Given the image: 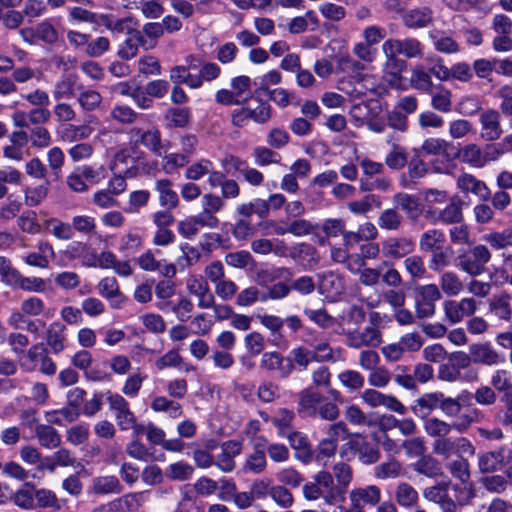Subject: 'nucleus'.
Masks as SVG:
<instances>
[{
  "label": "nucleus",
  "mask_w": 512,
  "mask_h": 512,
  "mask_svg": "<svg viewBox=\"0 0 512 512\" xmlns=\"http://www.w3.org/2000/svg\"><path fill=\"white\" fill-rule=\"evenodd\" d=\"M474 422L475 417L473 416H461L458 421H453L452 423L437 417H428L424 421L423 428L428 436L438 439L447 436L452 430L463 433Z\"/></svg>",
  "instance_id": "nucleus-9"
},
{
  "label": "nucleus",
  "mask_w": 512,
  "mask_h": 512,
  "mask_svg": "<svg viewBox=\"0 0 512 512\" xmlns=\"http://www.w3.org/2000/svg\"><path fill=\"white\" fill-rule=\"evenodd\" d=\"M12 501L21 509H33L35 507L34 486L25 484L21 489L17 490L13 494Z\"/></svg>",
  "instance_id": "nucleus-60"
},
{
  "label": "nucleus",
  "mask_w": 512,
  "mask_h": 512,
  "mask_svg": "<svg viewBox=\"0 0 512 512\" xmlns=\"http://www.w3.org/2000/svg\"><path fill=\"white\" fill-rule=\"evenodd\" d=\"M242 445L235 440H229L221 445V452L214 457V465L222 472L228 473L235 468V457L240 455Z\"/></svg>",
  "instance_id": "nucleus-24"
},
{
  "label": "nucleus",
  "mask_w": 512,
  "mask_h": 512,
  "mask_svg": "<svg viewBox=\"0 0 512 512\" xmlns=\"http://www.w3.org/2000/svg\"><path fill=\"white\" fill-rule=\"evenodd\" d=\"M266 467L267 459L265 450L261 445L257 444L254 447V451L247 456L243 470L253 474H261L265 471Z\"/></svg>",
  "instance_id": "nucleus-43"
},
{
  "label": "nucleus",
  "mask_w": 512,
  "mask_h": 512,
  "mask_svg": "<svg viewBox=\"0 0 512 512\" xmlns=\"http://www.w3.org/2000/svg\"><path fill=\"white\" fill-rule=\"evenodd\" d=\"M361 398L371 408L385 407L387 410L404 415L407 408L393 395H387L369 388L363 391Z\"/></svg>",
  "instance_id": "nucleus-13"
},
{
  "label": "nucleus",
  "mask_w": 512,
  "mask_h": 512,
  "mask_svg": "<svg viewBox=\"0 0 512 512\" xmlns=\"http://www.w3.org/2000/svg\"><path fill=\"white\" fill-rule=\"evenodd\" d=\"M332 472L338 486L342 489V492L345 495L353 478L351 466L345 462H338L333 465Z\"/></svg>",
  "instance_id": "nucleus-61"
},
{
  "label": "nucleus",
  "mask_w": 512,
  "mask_h": 512,
  "mask_svg": "<svg viewBox=\"0 0 512 512\" xmlns=\"http://www.w3.org/2000/svg\"><path fill=\"white\" fill-rule=\"evenodd\" d=\"M470 398V393L467 391H463L456 398L446 397L442 393L440 410L450 418H455L454 421H458L461 416H475L478 414V410L474 409L471 413H461L462 405L461 402Z\"/></svg>",
  "instance_id": "nucleus-27"
},
{
  "label": "nucleus",
  "mask_w": 512,
  "mask_h": 512,
  "mask_svg": "<svg viewBox=\"0 0 512 512\" xmlns=\"http://www.w3.org/2000/svg\"><path fill=\"white\" fill-rule=\"evenodd\" d=\"M501 114L496 109H486L482 111L479 117L481 125V136L486 141L498 140L502 133Z\"/></svg>",
  "instance_id": "nucleus-17"
},
{
  "label": "nucleus",
  "mask_w": 512,
  "mask_h": 512,
  "mask_svg": "<svg viewBox=\"0 0 512 512\" xmlns=\"http://www.w3.org/2000/svg\"><path fill=\"white\" fill-rule=\"evenodd\" d=\"M403 223L404 217L396 208L384 209L377 218V225L385 231H398Z\"/></svg>",
  "instance_id": "nucleus-36"
},
{
  "label": "nucleus",
  "mask_w": 512,
  "mask_h": 512,
  "mask_svg": "<svg viewBox=\"0 0 512 512\" xmlns=\"http://www.w3.org/2000/svg\"><path fill=\"white\" fill-rule=\"evenodd\" d=\"M15 287L32 293H41L46 289V281L40 277H28L17 270L11 271Z\"/></svg>",
  "instance_id": "nucleus-33"
},
{
  "label": "nucleus",
  "mask_w": 512,
  "mask_h": 512,
  "mask_svg": "<svg viewBox=\"0 0 512 512\" xmlns=\"http://www.w3.org/2000/svg\"><path fill=\"white\" fill-rule=\"evenodd\" d=\"M269 497L282 509H290L294 504L292 492L283 485H272Z\"/></svg>",
  "instance_id": "nucleus-62"
},
{
  "label": "nucleus",
  "mask_w": 512,
  "mask_h": 512,
  "mask_svg": "<svg viewBox=\"0 0 512 512\" xmlns=\"http://www.w3.org/2000/svg\"><path fill=\"white\" fill-rule=\"evenodd\" d=\"M470 356L476 364L495 366L504 362V357L489 342L474 343L469 346Z\"/></svg>",
  "instance_id": "nucleus-19"
},
{
  "label": "nucleus",
  "mask_w": 512,
  "mask_h": 512,
  "mask_svg": "<svg viewBox=\"0 0 512 512\" xmlns=\"http://www.w3.org/2000/svg\"><path fill=\"white\" fill-rule=\"evenodd\" d=\"M429 37L433 41V46L436 51L452 55L460 52L459 43L452 37V35L447 34L444 31H437L429 35Z\"/></svg>",
  "instance_id": "nucleus-34"
},
{
  "label": "nucleus",
  "mask_w": 512,
  "mask_h": 512,
  "mask_svg": "<svg viewBox=\"0 0 512 512\" xmlns=\"http://www.w3.org/2000/svg\"><path fill=\"white\" fill-rule=\"evenodd\" d=\"M403 473V467L402 464L392 458L386 462L380 463L375 466L374 468V476L378 479L385 480V479H394L399 476H401Z\"/></svg>",
  "instance_id": "nucleus-49"
},
{
  "label": "nucleus",
  "mask_w": 512,
  "mask_h": 512,
  "mask_svg": "<svg viewBox=\"0 0 512 512\" xmlns=\"http://www.w3.org/2000/svg\"><path fill=\"white\" fill-rule=\"evenodd\" d=\"M151 409L155 412H166L171 418L182 415L181 404L164 396L155 397L151 402Z\"/></svg>",
  "instance_id": "nucleus-50"
},
{
  "label": "nucleus",
  "mask_w": 512,
  "mask_h": 512,
  "mask_svg": "<svg viewBox=\"0 0 512 512\" xmlns=\"http://www.w3.org/2000/svg\"><path fill=\"white\" fill-rule=\"evenodd\" d=\"M155 191L158 193L159 204L162 208H177L179 197L173 190L171 180L163 178L155 181Z\"/></svg>",
  "instance_id": "nucleus-30"
},
{
  "label": "nucleus",
  "mask_w": 512,
  "mask_h": 512,
  "mask_svg": "<svg viewBox=\"0 0 512 512\" xmlns=\"http://www.w3.org/2000/svg\"><path fill=\"white\" fill-rule=\"evenodd\" d=\"M382 52L388 63L398 62V56L408 59L422 58L424 55L423 44L414 37L389 38L382 44Z\"/></svg>",
  "instance_id": "nucleus-4"
},
{
  "label": "nucleus",
  "mask_w": 512,
  "mask_h": 512,
  "mask_svg": "<svg viewBox=\"0 0 512 512\" xmlns=\"http://www.w3.org/2000/svg\"><path fill=\"white\" fill-rule=\"evenodd\" d=\"M302 341L310 348L317 363H335L340 358V349L333 348L330 338L323 333L310 331Z\"/></svg>",
  "instance_id": "nucleus-7"
},
{
  "label": "nucleus",
  "mask_w": 512,
  "mask_h": 512,
  "mask_svg": "<svg viewBox=\"0 0 512 512\" xmlns=\"http://www.w3.org/2000/svg\"><path fill=\"white\" fill-rule=\"evenodd\" d=\"M436 89L438 90L437 92L430 94L432 96V108L443 113L449 112L452 106L451 91L444 88L442 85H438Z\"/></svg>",
  "instance_id": "nucleus-58"
},
{
  "label": "nucleus",
  "mask_w": 512,
  "mask_h": 512,
  "mask_svg": "<svg viewBox=\"0 0 512 512\" xmlns=\"http://www.w3.org/2000/svg\"><path fill=\"white\" fill-rule=\"evenodd\" d=\"M83 89L74 73L62 75L54 84L52 95L55 101L72 99Z\"/></svg>",
  "instance_id": "nucleus-21"
},
{
  "label": "nucleus",
  "mask_w": 512,
  "mask_h": 512,
  "mask_svg": "<svg viewBox=\"0 0 512 512\" xmlns=\"http://www.w3.org/2000/svg\"><path fill=\"white\" fill-rule=\"evenodd\" d=\"M449 486L450 481L438 482L433 486L425 488L423 491V497L427 501L438 504L441 507L446 504V502L452 500L448 493Z\"/></svg>",
  "instance_id": "nucleus-41"
},
{
  "label": "nucleus",
  "mask_w": 512,
  "mask_h": 512,
  "mask_svg": "<svg viewBox=\"0 0 512 512\" xmlns=\"http://www.w3.org/2000/svg\"><path fill=\"white\" fill-rule=\"evenodd\" d=\"M403 267L406 273L414 280L424 279L428 274V269L422 256L410 254L403 261Z\"/></svg>",
  "instance_id": "nucleus-44"
},
{
  "label": "nucleus",
  "mask_w": 512,
  "mask_h": 512,
  "mask_svg": "<svg viewBox=\"0 0 512 512\" xmlns=\"http://www.w3.org/2000/svg\"><path fill=\"white\" fill-rule=\"evenodd\" d=\"M374 204L377 206V208H379L381 201L376 195L367 194L360 200L349 202L347 204V208L352 214L365 215L372 210Z\"/></svg>",
  "instance_id": "nucleus-55"
},
{
  "label": "nucleus",
  "mask_w": 512,
  "mask_h": 512,
  "mask_svg": "<svg viewBox=\"0 0 512 512\" xmlns=\"http://www.w3.org/2000/svg\"><path fill=\"white\" fill-rule=\"evenodd\" d=\"M380 499L381 490L376 485L355 488L350 492V501L358 503L362 508L364 505L375 506Z\"/></svg>",
  "instance_id": "nucleus-31"
},
{
  "label": "nucleus",
  "mask_w": 512,
  "mask_h": 512,
  "mask_svg": "<svg viewBox=\"0 0 512 512\" xmlns=\"http://www.w3.org/2000/svg\"><path fill=\"white\" fill-rule=\"evenodd\" d=\"M194 466L185 462L178 461L171 463L166 468V476L173 481L184 482L190 480L194 475Z\"/></svg>",
  "instance_id": "nucleus-46"
},
{
  "label": "nucleus",
  "mask_w": 512,
  "mask_h": 512,
  "mask_svg": "<svg viewBox=\"0 0 512 512\" xmlns=\"http://www.w3.org/2000/svg\"><path fill=\"white\" fill-rule=\"evenodd\" d=\"M345 446H347L350 451L357 454L358 460L365 465L377 463L381 456L378 447L367 442L360 435L349 440Z\"/></svg>",
  "instance_id": "nucleus-20"
},
{
  "label": "nucleus",
  "mask_w": 512,
  "mask_h": 512,
  "mask_svg": "<svg viewBox=\"0 0 512 512\" xmlns=\"http://www.w3.org/2000/svg\"><path fill=\"white\" fill-rule=\"evenodd\" d=\"M461 162L475 168H483L482 148L475 143L464 145L461 152Z\"/></svg>",
  "instance_id": "nucleus-59"
},
{
  "label": "nucleus",
  "mask_w": 512,
  "mask_h": 512,
  "mask_svg": "<svg viewBox=\"0 0 512 512\" xmlns=\"http://www.w3.org/2000/svg\"><path fill=\"white\" fill-rule=\"evenodd\" d=\"M415 250V242L407 236H391L381 244V252L385 258L399 260L406 258Z\"/></svg>",
  "instance_id": "nucleus-12"
},
{
  "label": "nucleus",
  "mask_w": 512,
  "mask_h": 512,
  "mask_svg": "<svg viewBox=\"0 0 512 512\" xmlns=\"http://www.w3.org/2000/svg\"><path fill=\"white\" fill-rule=\"evenodd\" d=\"M412 468L415 472L428 478H436L442 474L440 462L431 455H423L415 463Z\"/></svg>",
  "instance_id": "nucleus-40"
},
{
  "label": "nucleus",
  "mask_w": 512,
  "mask_h": 512,
  "mask_svg": "<svg viewBox=\"0 0 512 512\" xmlns=\"http://www.w3.org/2000/svg\"><path fill=\"white\" fill-rule=\"evenodd\" d=\"M169 77L177 85L185 84L192 89L200 88L199 78L195 74H191L184 65H177L171 68Z\"/></svg>",
  "instance_id": "nucleus-45"
},
{
  "label": "nucleus",
  "mask_w": 512,
  "mask_h": 512,
  "mask_svg": "<svg viewBox=\"0 0 512 512\" xmlns=\"http://www.w3.org/2000/svg\"><path fill=\"white\" fill-rule=\"evenodd\" d=\"M442 392H431L423 394L414 401L411 406L412 412L419 418L426 419L432 411L439 408Z\"/></svg>",
  "instance_id": "nucleus-28"
},
{
  "label": "nucleus",
  "mask_w": 512,
  "mask_h": 512,
  "mask_svg": "<svg viewBox=\"0 0 512 512\" xmlns=\"http://www.w3.org/2000/svg\"><path fill=\"white\" fill-rule=\"evenodd\" d=\"M290 355L294 368L297 366L300 370H306L311 363L316 362L310 348L304 343L294 347Z\"/></svg>",
  "instance_id": "nucleus-51"
},
{
  "label": "nucleus",
  "mask_w": 512,
  "mask_h": 512,
  "mask_svg": "<svg viewBox=\"0 0 512 512\" xmlns=\"http://www.w3.org/2000/svg\"><path fill=\"white\" fill-rule=\"evenodd\" d=\"M444 242V233L439 229L431 228L420 235L418 244L422 252L429 253L441 248Z\"/></svg>",
  "instance_id": "nucleus-39"
},
{
  "label": "nucleus",
  "mask_w": 512,
  "mask_h": 512,
  "mask_svg": "<svg viewBox=\"0 0 512 512\" xmlns=\"http://www.w3.org/2000/svg\"><path fill=\"white\" fill-rule=\"evenodd\" d=\"M410 84L420 92L432 94L433 81L431 74L423 65H416L411 70Z\"/></svg>",
  "instance_id": "nucleus-38"
},
{
  "label": "nucleus",
  "mask_w": 512,
  "mask_h": 512,
  "mask_svg": "<svg viewBox=\"0 0 512 512\" xmlns=\"http://www.w3.org/2000/svg\"><path fill=\"white\" fill-rule=\"evenodd\" d=\"M386 143L390 145L391 150L385 157L384 165L392 170L403 169L408 162V152L406 148L392 140H387Z\"/></svg>",
  "instance_id": "nucleus-32"
},
{
  "label": "nucleus",
  "mask_w": 512,
  "mask_h": 512,
  "mask_svg": "<svg viewBox=\"0 0 512 512\" xmlns=\"http://www.w3.org/2000/svg\"><path fill=\"white\" fill-rule=\"evenodd\" d=\"M395 499L400 506L409 508L417 503L418 492L412 485L401 482L396 487Z\"/></svg>",
  "instance_id": "nucleus-48"
},
{
  "label": "nucleus",
  "mask_w": 512,
  "mask_h": 512,
  "mask_svg": "<svg viewBox=\"0 0 512 512\" xmlns=\"http://www.w3.org/2000/svg\"><path fill=\"white\" fill-rule=\"evenodd\" d=\"M123 487L116 476H101L93 479L92 492L98 495L119 494Z\"/></svg>",
  "instance_id": "nucleus-42"
},
{
  "label": "nucleus",
  "mask_w": 512,
  "mask_h": 512,
  "mask_svg": "<svg viewBox=\"0 0 512 512\" xmlns=\"http://www.w3.org/2000/svg\"><path fill=\"white\" fill-rule=\"evenodd\" d=\"M99 294L107 299L111 308L119 309L126 301L125 295L120 291L117 280L114 277H105L97 285Z\"/></svg>",
  "instance_id": "nucleus-26"
},
{
  "label": "nucleus",
  "mask_w": 512,
  "mask_h": 512,
  "mask_svg": "<svg viewBox=\"0 0 512 512\" xmlns=\"http://www.w3.org/2000/svg\"><path fill=\"white\" fill-rule=\"evenodd\" d=\"M402 20L408 28H424L432 23L433 11L428 7H416L405 12Z\"/></svg>",
  "instance_id": "nucleus-29"
},
{
  "label": "nucleus",
  "mask_w": 512,
  "mask_h": 512,
  "mask_svg": "<svg viewBox=\"0 0 512 512\" xmlns=\"http://www.w3.org/2000/svg\"><path fill=\"white\" fill-rule=\"evenodd\" d=\"M441 298L442 293L438 285L431 283L418 286L414 304L416 318H432L436 314V302Z\"/></svg>",
  "instance_id": "nucleus-6"
},
{
  "label": "nucleus",
  "mask_w": 512,
  "mask_h": 512,
  "mask_svg": "<svg viewBox=\"0 0 512 512\" xmlns=\"http://www.w3.org/2000/svg\"><path fill=\"white\" fill-rule=\"evenodd\" d=\"M488 311L495 319L510 323L512 321V294L502 291L488 302Z\"/></svg>",
  "instance_id": "nucleus-22"
},
{
  "label": "nucleus",
  "mask_w": 512,
  "mask_h": 512,
  "mask_svg": "<svg viewBox=\"0 0 512 512\" xmlns=\"http://www.w3.org/2000/svg\"><path fill=\"white\" fill-rule=\"evenodd\" d=\"M44 340L43 344L51 354L62 353L67 345L66 326L59 321L50 323L45 330Z\"/></svg>",
  "instance_id": "nucleus-16"
},
{
  "label": "nucleus",
  "mask_w": 512,
  "mask_h": 512,
  "mask_svg": "<svg viewBox=\"0 0 512 512\" xmlns=\"http://www.w3.org/2000/svg\"><path fill=\"white\" fill-rule=\"evenodd\" d=\"M393 201L407 214L409 219H416L419 216V203L416 197L407 193H397Z\"/></svg>",
  "instance_id": "nucleus-53"
},
{
  "label": "nucleus",
  "mask_w": 512,
  "mask_h": 512,
  "mask_svg": "<svg viewBox=\"0 0 512 512\" xmlns=\"http://www.w3.org/2000/svg\"><path fill=\"white\" fill-rule=\"evenodd\" d=\"M49 353L43 343H36L27 350L21 367L27 372L38 371L43 375L53 376L56 374L57 366Z\"/></svg>",
  "instance_id": "nucleus-5"
},
{
  "label": "nucleus",
  "mask_w": 512,
  "mask_h": 512,
  "mask_svg": "<svg viewBox=\"0 0 512 512\" xmlns=\"http://www.w3.org/2000/svg\"><path fill=\"white\" fill-rule=\"evenodd\" d=\"M457 188L464 194L471 193L482 201L490 199L491 191L486 183L471 173L463 172L456 180Z\"/></svg>",
  "instance_id": "nucleus-18"
},
{
  "label": "nucleus",
  "mask_w": 512,
  "mask_h": 512,
  "mask_svg": "<svg viewBox=\"0 0 512 512\" xmlns=\"http://www.w3.org/2000/svg\"><path fill=\"white\" fill-rule=\"evenodd\" d=\"M241 104V107L234 109L231 113L232 125L236 127L245 126L248 120L263 124L271 117L270 105L261 98H250Z\"/></svg>",
  "instance_id": "nucleus-3"
},
{
  "label": "nucleus",
  "mask_w": 512,
  "mask_h": 512,
  "mask_svg": "<svg viewBox=\"0 0 512 512\" xmlns=\"http://www.w3.org/2000/svg\"><path fill=\"white\" fill-rule=\"evenodd\" d=\"M259 365L266 372H278L282 379L289 378L294 372L292 359L278 351L262 353Z\"/></svg>",
  "instance_id": "nucleus-11"
},
{
  "label": "nucleus",
  "mask_w": 512,
  "mask_h": 512,
  "mask_svg": "<svg viewBox=\"0 0 512 512\" xmlns=\"http://www.w3.org/2000/svg\"><path fill=\"white\" fill-rule=\"evenodd\" d=\"M339 382L350 391L363 388L365 380L363 375L356 370H345L338 375Z\"/></svg>",
  "instance_id": "nucleus-64"
},
{
  "label": "nucleus",
  "mask_w": 512,
  "mask_h": 512,
  "mask_svg": "<svg viewBox=\"0 0 512 512\" xmlns=\"http://www.w3.org/2000/svg\"><path fill=\"white\" fill-rule=\"evenodd\" d=\"M289 441L290 446L296 451V456L301 459L311 457L310 445L307 437L298 431H293L285 435Z\"/></svg>",
  "instance_id": "nucleus-52"
},
{
  "label": "nucleus",
  "mask_w": 512,
  "mask_h": 512,
  "mask_svg": "<svg viewBox=\"0 0 512 512\" xmlns=\"http://www.w3.org/2000/svg\"><path fill=\"white\" fill-rule=\"evenodd\" d=\"M446 468L454 478L462 483H467L470 480V465L463 456H458L455 460L448 462Z\"/></svg>",
  "instance_id": "nucleus-57"
},
{
  "label": "nucleus",
  "mask_w": 512,
  "mask_h": 512,
  "mask_svg": "<svg viewBox=\"0 0 512 512\" xmlns=\"http://www.w3.org/2000/svg\"><path fill=\"white\" fill-rule=\"evenodd\" d=\"M491 258V252L486 245H470L467 249L459 250L455 265L469 276L477 277L486 272Z\"/></svg>",
  "instance_id": "nucleus-2"
},
{
  "label": "nucleus",
  "mask_w": 512,
  "mask_h": 512,
  "mask_svg": "<svg viewBox=\"0 0 512 512\" xmlns=\"http://www.w3.org/2000/svg\"><path fill=\"white\" fill-rule=\"evenodd\" d=\"M448 201V204L441 210L429 207L425 213L426 218L431 219L434 223L444 225L460 224L464 219L462 200L458 196H453Z\"/></svg>",
  "instance_id": "nucleus-10"
},
{
  "label": "nucleus",
  "mask_w": 512,
  "mask_h": 512,
  "mask_svg": "<svg viewBox=\"0 0 512 512\" xmlns=\"http://www.w3.org/2000/svg\"><path fill=\"white\" fill-rule=\"evenodd\" d=\"M134 163L135 159L132 157L131 151L122 149L115 154L111 169H117L119 173L123 172L126 176L131 177L135 174L131 169Z\"/></svg>",
  "instance_id": "nucleus-54"
},
{
  "label": "nucleus",
  "mask_w": 512,
  "mask_h": 512,
  "mask_svg": "<svg viewBox=\"0 0 512 512\" xmlns=\"http://www.w3.org/2000/svg\"><path fill=\"white\" fill-rule=\"evenodd\" d=\"M477 310V302L472 297L462 298L460 301L447 300L444 302V313L451 324L462 321L464 317L472 316Z\"/></svg>",
  "instance_id": "nucleus-14"
},
{
  "label": "nucleus",
  "mask_w": 512,
  "mask_h": 512,
  "mask_svg": "<svg viewBox=\"0 0 512 512\" xmlns=\"http://www.w3.org/2000/svg\"><path fill=\"white\" fill-rule=\"evenodd\" d=\"M315 481L324 491L323 500L328 505L342 502L345 496L338 484H334V476L328 471H320L315 475Z\"/></svg>",
  "instance_id": "nucleus-23"
},
{
  "label": "nucleus",
  "mask_w": 512,
  "mask_h": 512,
  "mask_svg": "<svg viewBox=\"0 0 512 512\" xmlns=\"http://www.w3.org/2000/svg\"><path fill=\"white\" fill-rule=\"evenodd\" d=\"M379 109L380 106L376 101L361 102L354 104L349 113L354 121L362 124L376 114Z\"/></svg>",
  "instance_id": "nucleus-47"
},
{
  "label": "nucleus",
  "mask_w": 512,
  "mask_h": 512,
  "mask_svg": "<svg viewBox=\"0 0 512 512\" xmlns=\"http://www.w3.org/2000/svg\"><path fill=\"white\" fill-rule=\"evenodd\" d=\"M110 410L114 412L116 423L120 430L127 431L133 425L135 415L130 410L129 403L119 394H110L107 397Z\"/></svg>",
  "instance_id": "nucleus-15"
},
{
  "label": "nucleus",
  "mask_w": 512,
  "mask_h": 512,
  "mask_svg": "<svg viewBox=\"0 0 512 512\" xmlns=\"http://www.w3.org/2000/svg\"><path fill=\"white\" fill-rule=\"evenodd\" d=\"M47 162L54 180L62 177V168L65 163V154L59 147H52L47 152Z\"/></svg>",
  "instance_id": "nucleus-56"
},
{
  "label": "nucleus",
  "mask_w": 512,
  "mask_h": 512,
  "mask_svg": "<svg viewBox=\"0 0 512 512\" xmlns=\"http://www.w3.org/2000/svg\"><path fill=\"white\" fill-rule=\"evenodd\" d=\"M35 436L39 444L46 449H54L60 446L61 436L58 431L48 424H39L35 427Z\"/></svg>",
  "instance_id": "nucleus-37"
},
{
  "label": "nucleus",
  "mask_w": 512,
  "mask_h": 512,
  "mask_svg": "<svg viewBox=\"0 0 512 512\" xmlns=\"http://www.w3.org/2000/svg\"><path fill=\"white\" fill-rule=\"evenodd\" d=\"M439 285L441 293L449 297L459 295L464 289L462 280L454 271H444L439 277Z\"/></svg>",
  "instance_id": "nucleus-35"
},
{
  "label": "nucleus",
  "mask_w": 512,
  "mask_h": 512,
  "mask_svg": "<svg viewBox=\"0 0 512 512\" xmlns=\"http://www.w3.org/2000/svg\"><path fill=\"white\" fill-rule=\"evenodd\" d=\"M297 411L304 417L326 421H335L340 415L338 405L328 401L313 387H307L299 392Z\"/></svg>",
  "instance_id": "nucleus-1"
},
{
  "label": "nucleus",
  "mask_w": 512,
  "mask_h": 512,
  "mask_svg": "<svg viewBox=\"0 0 512 512\" xmlns=\"http://www.w3.org/2000/svg\"><path fill=\"white\" fill-rule=\"evenodd\" d=\"M29 141L36 149H45L52 143V135L44 126L32 127L29 131Z\"/></svg>",
  "instance_id": "nucleus-63"
},
{
  "label": "nucleus",
  "mask_w": 512,
  "mask_h": 512,
  "mask_svg": "<svg viewBox=\"0 0 512 512\" xmlns=\"http://www.w3.org/2000/svg\"><path fill=\"white\" fill-rule=\"evenodd\" d=\"M506 447L494 451H487L478 456V468L481 473H494L507 464Z\"/></svg>",
  "instance_id": "nucleus-25"
},
{
  "label": "nucleus",
  "mask_w": 512,
  "mask_h": 512,
  "mask_svg": "<svg viewBox=\"0 0 512 512\" xmlns=\"http://www.w3.org/2000/svg\"><path fill=\"white\" fill-rule=\"evenodd\" d=\"M130 140L137 146L142 145L156 156L161 157L170 147L169 141H163L161 132L157 128L142 129L134 127L129 131Z\"/></svg>",
  "instance_id": "nucleus-8"
}]
</instances>
